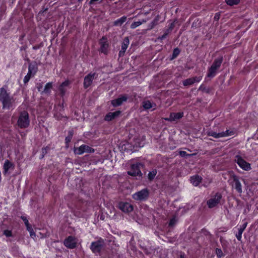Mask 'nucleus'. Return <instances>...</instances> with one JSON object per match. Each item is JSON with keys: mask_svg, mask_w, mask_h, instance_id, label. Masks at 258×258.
<instances>
[{"mask_svg": "<svg viewBox=\"0 0 258 258\" xmlns=\"http://www.w3.org/2000/svg\"><path fill=\"white\" fill-rule=\"evenodd\" d=\"M0 101L3 109H10L12 105V98L4 87L0 89Z\"/></svg>", "mask_w": 258, "mask_h": 258, "instance_id": "nucleus-1", "label": "nucleus"}, {"mask_svg": "<svg viewBox=\"0 0 258 258\" xmlns=\"http://www.w3.org/2000/svg\"><path fill=\"white\" fill-rule=\"evenodd\" d=\"M223 60L222 56H219L214 59L212 64L208 69L207 77L212 78L216 76L217 71L220 68Z\"/></svg>", "mask_w": 258, "mask_h": 258, "instance_id": "nucleus-2", "label": "nucleus"}, {"mask_svg": "<svg viewBox=\"0 0 258 258\" xmlns=\"http://www.w3.org/2000/svg\"><path fill=\"white\" fill-rule=\"evenodd\" d=\"M30 125L29 113L26 111L21 112L17 119V125L21 128H27Z\"/></svg>", "mask_w": 258, "mask_h": 258, "instance_id": "nucleus-3", "label": "nucleus"}, {"mask_svg": "<svg viewBox=\"0 0 258 258\" xmlns=\"http://www.w3.org/2000/svg\"><path fill=\"white\" fill-rule=\"evenodd\" d=\"M145 167L144 163L141 162H137L133 164L131 166V169L127 172L128 175L132 176H139L142 177L143 174L141 171V168Z\"/></svg>", "mask_w": 258, "mask_h": 258, "instance_id": "nucleus-4", "label": "nucleus"}, {"mask_svg": "<svg viewBox=\"0 0 258 258\" xmlns=\"http://www.w3.org/2000/svg\"><path fill=\"white\" fill-rule=\"evenodd\" d=\"M104 245V240L100 238L97 241H93L90 245V249L95 254H99Z\"/></svg>", "mask_w": 258, "mask_h": 258, "instance_id": "nucleus-5", "label": "nucleus"}, {"mask_svg": "<svg viewBox=\"0 0 258 258\" xmlns=\"http://www.w3.org/2000/svg\"><path fill=\"white\" fill-rule=\"evenodd\" d=\"M222 196L220 192H217L212 198L207 201V205L209 208H213L220 204Z\"/></svg>", "mask_w": 258, "mask_h": 258, "instance_id": "nucleus-6", "label": "nucleus"}, {"mask_svg": "<svg viewBox=\"0 0 258 258\" xmlns=\"http://www.w3.org/2000/svg\"><path fill=\"white\" fill-rule=\"evenodd\" d=\"M149 196V191L147 188H144L134 194L133 198L135 200L145 201Z\"/></svg>", "mask_w": 258, "mask_h": 258, "instance_id": "nucleus-7", "label": "nucleus"}, {"mask_svg": "<svg viewBox=\"0 0 258 258\" xmlns=\"http://www.w3.org/2000/svg\"><path fill=\"white\" fill-rule=\"evenodd\" d=\"M77 240L75 237L69 236L64 239L63 244L68 248L74 249L77 247Z\"/></svg>", "mask_w": 258, "mask_h": 258, "instance_id": "nucleus-8", "label": "nucleus"}, {"mask_svg": "<svg viewBox=\"0 0 258 258\" xmlns=\"http://www.w3.org/2000/svg\"><path fill=\"white\" fill-rule=\"evenodd\" d=\"M235 162L243 170L248 171L251 169L250 164L245 161L240 155L235 156Z\"/></svg>", "mask_w": 258, "mask_h": 258, "instance_id": "nucleus-9", "label": "nucleus"}, {"mask_svg": "<svg viewBox=\"0 0 258 258\" xmlns=\"http://www.w3.org/2000/svg\"><path fill=\"white\" fill-rule=\"evenodd\" d=\"M99 43L100 45L99 51L105 55L108 52L109 44L107 39L105 37H102L99 40Z\"/></svg>", "mask_w": 258, "mask_h": 258, "instance_id": "nucleus-10", "label": "nucleus"}, {"mask_svg": "<svg viewBox=\"0 0 258 258\" xmlns=\"http://www.w3.org/2000/svg\"><path fill=\"white\" fill-rule=\"evenodd\" d=\"M128 99L127 94L120 95L117 98L111 101V105L114 107L120 106L124 102H126Z\"/></svg>", "mask_w": 258, "mask_h": 258, "instance_id": "nucleus-11", "label": "nucleus"}, {"mask_svg": "<svg viewBox=\"0 0 258 258\" xmlns=\"http://www.w3.org/2000/svg\"><path fill=\"white\" fill-rule=\"evenodd\" d=\"M94 150L88 145H82L75 150V153L78 155H82L85 152H94Z\"/></svg>", "mask_w": 258, "mask_h": 258, "instance_id": "nucleus-12", "label": "nucleus"}, {"mask_svg": "<svg viewBox=\"0 0 258 258\" xmlns=\"http://www.w3.org/2000/svg\"><path fill=\"white\" fill-rule=\"evenodd\" d=\"M96 75L95 73H90L85 77L83 82V86L85 89H87L90 86L95 78V76Z\"/></svg>", "mask_w": 258, "mask_h": 258, "instance_id": "nucleus-13", "label": "nucleus"}, {"mask_svg": "<svg viewBox=\"0 0 258 258\" xmlns=\"http://www.w3.org/2000/svg\"><path fill=\"white\" fill-rule=\"evenodd\" d=\"M118 208L124 213H129L133 211L132 205L127 202H119L118 205Z\"/></svg>", "mask_w": 258, "mask_h": 258, "instance_id": "nucleus-14", "label": "nucleus"}, {"mask_svg": "<svg viewBox=\"0 0 258 258\" xmlns=\"http://www.w3.org/2000/svg\"><path fill=\"white\" fill-rule=\"evenodd\" d=\"M202 79V76H196L192 78H190L184 80L183 81V85L184 86H189L194 84L195 83H198Z\"/></svg>", "mask_w": 258, "mask_h": 258, "instance_id": "nucleus-15", "label": "nucleus"}, {"mask_svg": "<svg viewBox=\"0 0 258 258\" xmlns=\"http://www.w3.org/2000/svg\"><path fill=\"white\" fill-rule=\"evenodd\" d=\"M130 43V40L128 37H125L121 43V48L119 51L118 55L119 57L124 56L125 51L128 46Z\"/></svg>", "mask_w": 258, "mask_h": 258, "instance_id": "nucleus-16", "label": "nucleus"}, {"mask_svg": "<svg viewBox=\"0 0 258 258\" xmlns=\"http://www.w3.org/2000/svg\"><path fill=\"white\" fill-rule=\"evenodd\" d=\"M232 178L235 183V188L236 191L241 194L242 192V186L239 180L238 177L234 174L232 175Z\"/></svg>", "mask_w": 258, "mask_h": 258, "instance_id": "nucleus-17", "label": "nucleus"}, {"mask_svg": "<svg viewBox=\"0 0 258 258\" xmlns=\"http://www.w3.org/2000/svg\"><path fill=\"white\" fill-rule=\"evenodd\" d=\"M14 168V164L10 162L9 160L5 161L4 165V175H6L7 173H10V171L13 170Z\"/></svg>", "mask_w": 258, "mask_h": 258, "instance_id": "nucleus-18", "label": "nucleus"}, {"mask_svg": "<svg viewBox=\"0 0 258 258\" xmlns=\"http://www.w3.org/2000/svg\"><path fill=\"white\" fill-rule=\"evenodd\" d=\"M121 113V111L117 110L113 112H109L105 116L104 120L105 121H110L116 117H118Z\"/></svg>", "mask_w": 258, "mask_h": 258, "instance_id": "nucleus-19", "label": "nucleus"}, {"mask_svg": "<svg viewBox=\"0 0 258 258\" xmlns=\"http://www.w3.org/2000/svg\"><path fill=\"white\" fill-rule=\"evenodd\" d=\"M3 235H5L7 238V241L11 242L15 238L14 235L13 234L11 230L5 229L3 230Z\"/></svg>", "mask_w": 258, "mask_h": 258, "instance_id": "nucleus-20", "label": "nucleus"}, {"mask_svg": "<svg viewBox=\"0 0 258 258\" xmlns=\"http://www.w3.org/2000/svg\"><path fill=\"white\" fill-rule=\"evenodd\" d=\"M202 180V177L198 175L192 176L190 177V182L194 186H198Z\"/></svg>", "mask_w": 258, "mask_h": 258, "instance_id": "nucleus-21", "label": "nucleus"}, {"mask_svg": "<svg viewBox=\"0 0 258 258\" xmlns=\"http://www.w3.org/2000/svg\"><path fill=\"white\" fill-rule=\"evenodd\" d=\"M173 121L180 119L183 116V112H172L170 113Z\"/></svg>", "mask_w": 258, "mask_h": 258, "instance_id": "nucleus-22", "label": "nucleus"}, {"mask_svg": "<svg viewBox=\"0 0 258 258\" xmlns=\"http://www.w3.org/2000/svg\"><path fill=\"white\" fill-rule=\"evenodd\" d=\"M127 17L126 16H122L118 19L114 21L113 25L115 26H121L126 21Z\"/></svg>", "mask_w": 258, "mask_h": 258, "instance_id": "nucleus-23", "label": "nucleus"}, {"mask_svg": "<svg viewBox=\"0 0 258 258\" xmlns=\"http://www.w3.org/2000/svg\"><path fill=\"white\" fill-rule=\"evenodd\" d=\"M52 88V82L47 83L44 87V90L41 92V94L45 93L49 94L51 92V89Z\"/></svg>", "mask_w": 258, "mask_h": 258, "instance_id": "nucleus-24", "label": "nucleus"}, {"mask_svg": "<svg viewBox=\"0 0 258 258\" xmlns=\"http://www.w3.org/2000/svg\"><path fill=\"white\" fill-rule=\"evenodd\" d=\"M73 135L74 130L73 129L69 130L68 132V135L65 138V143L67 146H68L69 144L71 142Z\"/></svg>", "mask_w": 258, "mask_h": 258, "instance_id": "nucleus-25", "label": "nucleus"}, {"mask_svg": "<svg viewBox=\"0 0 258 258\" xmlns=\"http://www.w3.org/2000/svg\"><path fill=\"white\" fill-rule=\"evenodd\" d=\"M160 16L157 15L155 19L149 24V29H153L155 26H156L158 24V21H159Z\"/></svg>", "mask_w": 258, "mask_h": 258, "instance_id": "nucleus-26", "label": "nucleus"}, {"mask_svg": "<svg viewBox=\"0 0 258 258\" xmlns=\"http://www.w3.org/2000/svg\"><path fill=\"white\" fill-rule=\"evenodd\" d=\"M157 173V171L156 169L150 171L148 174V179L150 181H152L154 179L155 176Z\"/></svg>", "mask_w": 258, "mask_h": 258, "instance_id": "nucleus-27", "label": "nucleus"}, {"mask_svg": "<svg viewBox=\"0 0 258 258\" xmlns=\"http://www.w3.org/2000/svg\"><path fill=\"white\" fill-rule=\"evenodd\" d=\"M207 135L208 136H211L214 137V138H221V133H216L213 131H210L207 132Z\"/></svg>", "mask_w": 258, "mask_h": 258, "instance_id": "nucleus-28", "label": "nucleus"}, {"mask_svg": "<svg viewBox=\"0 0 258 258\" xmlns=\"http://www.w3.org/2000/svg\"><path fill=\"white\" fill-rule=\"evenodd\" d=\"M143 106L145 109H149L153 107V104H152L149 100L144 101L143 103ZM154 106H156L155 104H154Z\"/></svg>", "mask_w": 258, "mask_h": 258, "instance_id": "nucleus-29", "label": "nucleus"}, {"mask_svg": "<svg viewBox=\"0 0 258 258\" xmlns=\"http://www.w3.org/2000/svg\"><path fill=\"white\" fill-rule=\"evenodd\" d=\"M180 52V50L178 47L175 48L173 49V53L172 55L171 56L170 59L173 60L175 58L177 57V56L179 54Z\"/></svg>", "mask_w": 258, "mask_h": 258, "instance_id": "nucleus-30", "label": "nucleus"}, {"mask_svg": "<svg viewBox=\"0 0 258 258\" xmlns=\"http://www.w3.org/2000/svg\"><path fill=\"white\" fill-rule=\"evenodd\" d=\"M103 0H87L86 4H88L89 6H92L102 3Z\"/></svg>", "mask_w": 258, "mask_h": 258, "instance_id": "nucleus-31", "label": "nucleus"}, {"mask_svg": "<svg viewBox=\"0 0 258 258\" xmlns=\"http://www.w3.org/2000/svg\"><path fill=\"white\" fill-rule=\"evenodd\" d=\"M37 67L35 65L30 64L28 67V73L34 75L37 72Z\"/></svg>", "mask_w": 258, "mask_h": 258, "instance_id": "nucleus-32", "label": "nucleus"}, {"mask_svg": "<svg viewBox=\"0 0 258 258\" xmlns=\"http://www.w3.org/2000/svg\"><path fill=\"white\" fill-rule=\"evenodd\" d=\"M179 155L182 157L187 158V157H192L196 155V153L188 154L185 151H180L179 152Z\"/></svg>", "mask_w": 258, "mask_h": 258, "instance_id": "nucleus-33", "label": "nucleus"}, {"mask_svg": "<svg viewBox=\"0 0 258 258\" xmlns=\"http://www.w3.org/2000/svg\"><path fill=\"white\" fill-rule=\"evenodd\" d=\"M50 150V147L49 146H46L42 149L41 154L39 157L40 159H43L45 155L47 153L48 151Z\"/></svg>", "mask_w": 258, "mask_h": 258, "instance_id": "nucleus-34", "label": "nucleus"}, {"mask_svg": "<svg viewBox=\"0 0 258 258\" xmlns=\"http://www.w3.org/2000/svg\"><path fill=\"white\" fill-rule=\"evenodd\" d=\"M240 0H225L226 4L229 6L237 5Z\"/></svg>", "mask_w": 258, "mask_h": 258, "instance_id": "nucleus-35", "label": "nucleus"}, {"mask_svg": "<svg viewBox=\"0 0 258 258\" xmlns=\"http://www.w3.org/2000/svg\"><path fill=\"white\" fill-rule=\"evenodd\" d=\"M199 90L201 91L204 92H206L207 93H209L210 92V89L209 88L206 87L204 85H201L199 88Z\"/></svg>", "mask_w": 258, "mask_h": 258, "instance_id": "nucleus-36", "label": "nucleus"}, {"mask_svg": "<svg viewBox=\"0 0 258 258\" xmlns=\"http://www.w3.org/2000/svg\"><path fill=\"white\" fill-rule=\"evenodd\" d=\"M234 132L233 131H230L228 130H226L225 132H221V137H227L229 135H233Z\"/></svg>", "mask_w": 258, "mask_h": 258, "instance_id": "nucleus-37", "label": "nucleus"}, {"mask_svg": "<svg viewBox=\"0 0 258 258\" xmlns=\"http://www.w3.org/2000/svg\"><path fill=\"white\" fill-rule=\"evenodd\" d=\"M215 253L218 258H221L224 256L223 252L220 248H216L215 249Z\"/></svg>", "mask_w": 258, "mask_h": 258, "instance_id": "nucleus-38", "label": "nucleus"}, {"mask_svg": "<svg viewBox=\"0 0 258 258\" xmlns=\"http://www.w3.org/2000/svg\"><path fill=\"white\" fill-rule=\"evenodd\" d=\"M142 24V23L140 21L134 22L132 23V24L131 25V28L135 29L136 27L141 25Z\"/></svg>", "mask_w": 258, "mask_h": 258, "instance_id": "nucleus-39", "label": "nucleus"}, {"mask_svg": "<svg viewBox=\"0 0 258 258\" xmlns=\"http://www.w3.org/2000/svg\"><path fill=\"white\" fill-rule=\"evenodd\" d=\"M243 231L240 230V229H238V233L236 234L235 236L237 238V239L239 240V241H241V238H242V234L243 233Z\"/></svg>", "mask_w": 258, "mask_h": 258, "instance_id": "nucleus-40", "label": "nucleus"}, {"mask_svg": "<svg viewBox=\"0 0 258 258\" xmlns=\"http://www.w3.org/2000/svg\"><path fill=\"white\" fill-rule=\"evenodd\" d=\"M177 222V220L176 219L175 217H173L172 219H170L169 223V226L170 227H173L174 226Z\"/></svg>", "mask_w": 258, "mask_h": 258, "instance_id": "nucleus-41", "label": "nucleus"}, {"mask_svg": "<svg viewBox=\"0 0 258 258\" xmlns=\"http://www.w3.org/2000/svg\"><path fill=\"white\" fill-rule=\"evenodd\" d=\"M58 90L60 92L61 96L63 97L65 95L66 89L64 88V87H61L59 86Z\"/></svg>", "mask_w": 258, "mask_h": 258, "instance_id": "nucleus-42", "label": "nucleus"}, {"mask_svg": "<svg viewBox=\"0 0 258 258\" xmlns=\"http://www.w3.org/2000/svg\"><path fill=\"white\" fill-rule=\"evenodd\" d=\"M31 75L28 73L27 75H26L25 76L24 79V83L25 84H26L29 82V81L30 80V79L31 78Z\"/></svg>", "mask_w": 258, "mask_h": 258, "instance_id": "nucleus-43", "label": "nucleus"}, {"mask_svg": "<svg viewBox=\"0 0 258 258\" xmlns=\"http://www.w3.org/2000/svg\"><path fill=\"white\" fill-rule=\"evenodd\" d=\"M21 218L23 221L25 226H27L29 224H30L29 223L28 219H27V218L26 217H25L24 216H21Z\"/></svg>", "mask_w": 258, "mask_h": 258, "instance_id": "nucleus-44", "label": "nucleus"}, {"mask_svg": "<svg viewBox=\"0 0 258 258\" xmlns=\"http://www.w3.org/2000/svg\"><path fill=\"white\" fill-rule=\"evenodd\" d=\"M43 87V83H37L36 85V88L37 89L38 91H41L42 88Z\"/></svg>", "mask_w": 258, "mask_h": 258, "instance_id": "nucleus-45", "label": "nucleus"}, {"mask_svg": "<svg viewBox=\"0 0 258 258\" xmlns=\"http://www.w3.org/2000/svg\"><path fill=\"white\" fill-rule=\"evenodd\" d=\"M70 84V82L69 80H66L65 81H64L63 82H62L60 85V86H61V87H67L68 86H69V85Z\"/></svg>", "mask_w": 258, "mask_h": 258, "instance_id": "nucleus-46", "label": "nucleus"}, {"mask_svg": "<svg viewBox=\"0 0 258 258\" xmlns=\"http://www.w3.org/2000/svg\"><path fill=\"white\" fill-rule=\"evenodd\" d=\"M220 14L219 13H217L215 14V16L214 17V20L216 21H218L220 19Z\"/></svg>", "mask_w": 258, "mask_h": 258, "instance_id": "nucleus-47", "label": "nucleus"}, {"mask_svg": "<svg viewBox=\"0 0 258 258\" xmlns=\"http://www.w3.org/2000/svg\"><path fill=\"white\" fill-rule=\"evenodd\" d=\"M247 222H245V223H244L242 224V225H241L240 226V227L239 229H240V230H241L243 231H244V230H245V229L246 228V227L247 226Z\"/></svg>", "mask_w": 258, "mask_h": 258, "instance_id": "nucleus-48", "label": "nucleus"}, {"mask_svg": "<svg viewBox=\"0 0 258 258\" xmlns=\"http://www.w3.org/2000/svg\"><path fill=\"white\" fill-rule=\"evenodd\" d=\"M174 27H175V21L172 22L170 24L168 28L169 29V30L172 31V30L174 29Z\"/></svg>", "mask_w": 258, "mask_h": 258, "instance_id": "nucleus-49", "label": "nucleus"}, {"mask_svg": "<svg viewBox=\"0 0 258 258\" xmlns=\"http://www.w3.org/2000/svg\"><path fill=\"white\" fill-rule=\"evenodd\" d=\"M26 226L27 228V230L29 232V233L30 232V231H33V229L30 224H29L28 225Z\"/></svg>", "mask_w": 258, "mask_h": 258, "instance_id": "nucleus-50", "label": "nucleus"}, {"mask_svg": "<svg viewBox=\"0 0 258 258\" xmlns=\"http://www.w3.org/2000/svg\"><path fill=\"white\" fill-rule=\"evenodd\" d=\"M167 34H164L163 35H162L161 36H159L158 37V39L159 40H163L164 39H165L167 37Z\"/></svg>", "mask_w": 258, "mask_h": 258, "instance_id": "nucleus-51", "label": "nucleus"}, {"mask_svg": "<svg viewBox=\"0 0 258 258\" xmlns=\"http://www.w3.org/2000/svg\"><path fill=\"white\" fill-rule=\"evenodd\" d=\"M30 236L33 239L36 237V234L34 230L33 231H30Z\"/></svg>", "mask_w": 258, "mask_h": 258, "instance_id": "nucleus-52", "label": "nucleus"}, {"mask_svg": "<svg viewBox=\"0 0 258 258\" xmlns=\"http://www.w3.org/2000/svg\"><path fill=\"white\" fill-rule=\"evenodd\" d=\"M30 236L33 239L36 237V234L34 230L33 231H30Z\"/></svg>", "mask_w": 258, "mask_h": 258, "instance_id": "nucleus-53", "label": "nucleus"}, {"mask_svg": "<svg viewBox=\"0 0 258 258\" xmlns=\"http://www.w3.org/2000/svg\"><path fill=\"white\" fill-rule=\"evenodd\" d=\"M171 118H172V117H171V114H170L169 117L164 118V119L167 121H173L172 119H171Z\"/></svg>", "mask_w": 258, "mask_h": 258, "instance_id": "nucleus-54", "label": "nucleus"}, {"mask_svg": "<svg viewBox=\"0 0 258 258\" xmlns=\"http://www.w3.org/2000/svg\"><path fill=\"white\" fill-rule=\"evenodd\" d=\"M171 31H172L169 30V28H168V29H167L165 30V32H164V34H167V35H168V34H169Z\"/></svg>", "mask_w": 258, "mask_h": 258, "instance_id": "nucleus-55", "label": "nucleus"}, {"mask_svg": "<svg viewBox=\"0 0 258 258\" xmlns=\"http://www.w3.org/2000/svg\"><path fill=\"white\" fill-rule=\"evenodd\" d=\"M26 48V46H22L20 48V50L22 51L23 50H25Z\"/></svg>", "mask_w": 258, "mask_h": 258, "instance_id": "nucleus-56", "label": "nucleus"}, {"mask_svg": "<svg viewBox=\"0 0 258 258\" xmlns=\"http://www.w3.org/2000/svg\"><path fill=\"white\" fill-rule=\"evenodd\" d=\"M197 26V22H194L192 24V27H196Z\"/></svg>", "mask_w": 258, "mask_h": 258, "instance_id": "nucleus-57", "label": "nucleus"}, {"mask_svg": "<svg viewBox=\"0 0 258 258\" xmlns=\"http://www.w3.org/2000/svg\"><path fill=\"white\" fill-rule=\"evenodd\" d=\"M180 258H185V254L184 253L180 255Z\"/></svg>", "mask_w": 258, "mask_h": 258, "instance_id": "nucleus-58", "label": "nucleus"}, {"mask_svg": "<svg viewBox=\"0 0 258 258\" xmlns=\"http://www.w3.org/2000/svg\"><path fill=\"white\" fill-rule=\"evenodd\" d=\"M39 48V46H34L33 47V49H38V48Z\"/></svg>", "mask_w": 258, "mask_h": 258, "instance_id": "nucleus-59", "label": "nucleus"}, {"mask_svg": "<svg viewBox=\"0 0 258 258\" xmlns=\"http://www.w3.org/2000/svg\"><path fill=\"white\" fill-rule=\"evenodd\" d=\"M100 219L101 220H104V217H103V216L102 215H101L100 216Z\"/></svg>", "mask_w": 258, "mask_h": 258, "instance_id": "nucleus-60", "label": "nucleus"}, {"mask_svg": "<svg viewBox=\"0 0 258 258\" xmlns=\"http://www.w3.org/2000/svg\"><path fill=\"white\" fill-rule=\"evenodd\" d=\"M83 0H78L79 3H81Z\"/></svg>", "mask_w": 258, "mask_h": 258, "instance_id": "nucleus-61", "label": "nucleus"}, {"mask_svg": "<svg viewBox=\"0 0 258 258\" xmlns=\"http://www.w3.org/2000/svg\"><path fill=\"white\" fill-rule=\"evenodd\" d=\"M12 119H13V120H14V115L13 116Z\"/></svg>", "mask_w": 258, "mask_h": 258, "instance_id": "nucleus-62", "label": "nucleus"}, {"mask_svg": "<svg viewBox=\"0 0 258 258\" xmlns=\"http://www.w3.org/2000/svg\"><path fill=\"white\" fill-rule=\"evenodd\" d=\"M220 241L222 242V238H220Z\"/></svg>", "mask_w": 258, "mask_h": 258, "instance_id": "nucleus-63", "label": "nucleus"}, {"mask_svg": "<svg viewBox=\"0 0 258 258\" xmlns=\"http://www.w3.org/2000/svg\"><path fill=\"white\" fill-rule=\"evenodd\" d=\"M16 10V8H15L14 10V12H15Z\"/></svg>", "mask_w": 258, "mask_h": 258, "instance_id": "nucleus-64", "label": "nucleus"}]
</instances>
